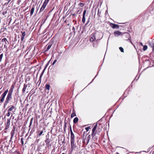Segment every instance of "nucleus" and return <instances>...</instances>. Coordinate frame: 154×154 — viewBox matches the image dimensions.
I'll use <instances>...</instances> for the list:
<instances>
[{
	"mask_svg": "<svg viewBox=\"0 0 154 154\" xmlns=\"http://www.w3.org/2000/svg\"><path fill=\"white\" fill-rule=\"evenodd\" d=\"M12 92H9L8 93V94L7 97L6 98V99L5 101V102L7 103H8L9 101V100L11 99V96L12 94Z\"/></svg>",
	"mask_w": 154,
	"mask_h": 154,
	"instance_id": "obj_1",
	"label": "nucleus"
},
{
	"mask_svg": "<svg viewBox=\"0 0 154 154\" xmlns=\"http://www.w3.org/2000/svg\"><path fill=\"white\" fill-rule=\"evenodd\" d=\"M97 128V124L96 125L94 126V128L92 130V133L91 136L92 137H94L96 134V129Z\"/></svg>",
	"mask_w": 154,
	"mask_h": 154,
	"instance_id": "obj_2",
	"label": "nucleus"
},
{
	"mask_svg": "<svg viewBox=\"0 0 154 154\" xmlns=\"http://www.w3.org/2000/svg\"><path fill=\"white\" fill-rule=\"evenodd\" d=\"M75 141H71V149L72 151L76 147L75 145L74 144Z\"/></svg>",
	"mask_w": 154,
	"mask_h": 154,
	"instance_id": "obj_3",
	"label": "nucleus"
},
{
	"mask_svg": "<svg viewBox=\"0 0 154 154\" xmlns=\"http://www.w3.org/2000/svg\"><path fill=\"white\" fill-rule=\"evenodd\" d=\"M70 134H71V141H75L74 140V135L73 134L71 129H70Z\"/></svg>",
	"mask_w": 154,
	"mask_h": 154,
	"instance_id": "obj_4",
	"label": "nucleus"
},
{
	"mask_svg": "<svg viewBox=\"0 0 154 154\" xmlns=\"http://www.w3.org/2000/svg\"><path fill=\"white\" fill-rule=\"evenodd\" d=\"M110 26L113 29H119V26L118 25L115 24L111 23Z\"/></svg>",
	"mask_w": 154,
	"mask_h": 154,
	"instance_id": "obj_5",
	"label": "nucleus"
},
{
	"mask_svg": "<svg viewBox=\"0 0 154 154\" xmlns=\"http://www.w3.org/2000/svg\"><path fill=\"white\" fill-rule=\"evenodd\" d=\"M95 39V35L94 34H92L91 35L90 39L91 42H92Z\"/></svg>",
	"mask_w": 154,
	"mask_h": 154,
	"instance_id": "obj_6",
	"label": "nucleus"
},
{
	"mask_svg": "<svg viewBox=\"0 0 154 154\" xmlns=\"http://www.w3.org/2000/svg\"><path fill=\"white\" fill-rule=\"evenodd\" d=\"M15 130V127H14L13 128L11 132V139L13 137L14 135Z\"/></svg>",
	"mask_w": 154,
	"mask_h": 154,
	"instance_id": "obj_7",
	"label": "nucleus"
},
{
	"mask_svg": "<svg viewBox=\"0 0 154 154\" xmlns=\"http://www.w3.org/2000/svg\"><path fill=\"white\" fill-rule=\"evenodd\" d=\"M88 14V13H86V10H85L83 12V17L82 19H85V16H86Z\"/></svg>",
	"mask_w": 154,
	"mask_h": 154,
	"instance_id": "obj_8",
	"label": "nucleus"
},
{
	"mask_svg": "<svg viewBox=\"0 0 154 154\" xmlns=\"http://www.w3.org/2000/svg\"><path fill=\"white\" fill-rule=\"evenodd\" d=\"M122 33L119 31H116L114 32V35L116 36L122 35Z\"/></svg>",
	"mask_w": 154,
	"mask_h": 154,
	"instance_id": "obj_9",
	"label": "nucleus"
},
{
	"mask_svg": "<svg viewBox=\"0 0 154 154\" xmlns=\"http://www.w3.org/2000/svg\"><path fill=\"white\" fill-rule=\"evenodd\" d=\"M21 33L22 34L21 38V41H23L24 39V37L26 35V32H21Z\"/></svg>",
	"mask_w": 154,
	"mask_h": 154,
	"instance_id": "obj_10",
	"label": "nucleus"
},
{
	"mask_svg": "<svg viewBox=\"0 0 154 154\" xmlns=\"http://www.w3.org/2000/svg\"><path fill=\"white\" fill-rule=\"evenodd\" d=\"M35 10V6L33 5L30 11V15L32 16Z\"/></svg>",
	"mask_w": 154,
	"mask_h": 154,
	"instance_id": "obj_11",
	"label": "nucleus"
},
{
	"mask_svg": "<svg viewBox=\"0 0 154 154\" xmlns=\"http://www.w3.org/2000/svg\"><path fill=\"white\" fill-rule=\"evenodd\" d=\"M27 87V85L25 84L24 85L23 88L22 89V91L23 92H25Z\"/></svg>",
	"mask_w": 154,
	"mask_h": 154,
	"instance_id": "obj_12",
	"label": "nucleus"
},
{
	"mask_svg": "<svg viewBox=\"0 0 154 154\" xmlns=\"http://www.w3.org/2000/svg\"><path fill=\"white\" fill-rule=\"evenodd\" d=\"M46 7V6L42 5V6L39 12H43L44 10Z\"/></svg>",
	"mask_w": 154,
	"mask_h": 154,
	"instance_id": "obj_13",
	"label": "nucleus"
},
{
	"mask_svg": "<svg viewBox=\"0 0 154 154\" xmlns=\"http://www.w3.org/2000/svg\"><path fill=\"white\" fill-rule=\"evenodd\" d=\"M49 1V0H45L43 3V5L46 6L47 5Z\"/></svg>",
	"mask_w": 154,
	"mask_h": 154,
	"instance_id": "obj_14",
	"label": "nucleus"
},
{
	"mask_svg": "<svg viewBox=\"0 0 154 154\" xmlns=\"http://www.w3.org/2000/svg\"><path fill=\"white\" fill-rule=\"evenodd\" d=\"M149 46L152 48V50L154 51V43H149Z\"/></svg>",
	"mask_w": 154,
	"mask_h": 154,
	"instance_id": "obj_15",
	"label": "nucleus"
},
{
	"mask_svg": "<svg viewBox=\"0 0 154 154\" xmlns=\"http://www.w3.org/2000/svg\"><path fill=\"white\" fill-rule=\"evenodd\" d=\"M2 42H5V44H7V42H8L7 40L5 38H3L2 40Z\"/></svg>",
	"mask_w": 154,
	"mask_h": 154,
	"instance_id": "obj_16",
	"label": "nucleus"
},
{
	"mask_svg": "<svg viewBox=\"0 0 154 154\" xmlns=\"http://www.w3.org/2000/svg\"><path fill=\"white\" fill-rule=\"evenodd\" d=\"M78 121V119L77 117H75L74 118L73 120V122L74 123H76Z\"/></svg>",
	"mask_w": 154,
	"mask_h": 154,
	"instance_id": "obj_17",
	"label": "nucleus"
},
{
	"mask_svg": "<svg viewBox=\"0 0 154 154\" xmlns=\"http://www.w3.org/2000/svg\"><path fill=\"white\" fill-rule=\"evenodd\" d=\"M78 5L80 7H83L84 5V4L80 2L78 4Z\"/></svg>",
	"mask_w": 154,
	"mask_h": 154,
	"instance_id": "obj_18",
	"label": "nucleus"
},
{
	"mask_svg": "<svg viewBox=\"0 0 154 154\" xmlns=\"http://www.w3.org/2000/svg\"><path fill=\"white\" fill-rule=\"evenodd\" d=\"M50 85L49 84H46L45 85V88L48 90L50 89Z\"/></svg>",
	"mask_w": 154,
	"mask_h": 154,
	"instance_id": "obj_19",
	"label": "nucleus"
},
{
	"mask_svg": "<svg viewBox=\"0 0 154 154\" xmlns=\"http://www.w3.org/2000/svg\"><path fill=\"white\" fill-rule=\"evenodd\" d=\"M8 92V90H7L6 91H5L4 92V93H3V94L2 95L5 96H5L6 95V94H7Z\"/></svg>",
	"mask_w": 154,
	"mask_h": 154,
	"instance_id": "obj_20",
	"label": "nucleus"
},
{
	"mask_svg": "<svg viewBox=\"0 0 154 154\" xmlns=\"http://www.w3.org/2000/svg\"><path fill=\"white\" fill-rule=\"evenodd\" d=\"M5 97V96H3L2 95L1 96V99L0 100L1 102H3V101H4Z\"/></svg>",
	"mask_w": 154,
	"mask_h": 154,
	"instance_id": "obj_21",
	"label": "nucleus"
},
{
	"mask_svg": "<svg viewBox=\"0 0 154 154\" xmlns=\"http://www.w3.org/2000/svg\"><path fill=\"white\" fill-rule=\"evenodd\" d=\"M147 49V46L146 45H144L143 46V50L144 51H145Z\"/></svg>",
	"mask_w": 154,
	"mask_h": 154,
	"instance_id": "obj_22",
	"label": "nucleus"
},
{
	"mask_svg": "<svg viewBox=\"0 0 154 154\" xmlns=\"http://www.w3.org/2000/svg\"><path fill=\"white\" fill-rule=\"evenodd\" d=\"M14 108V106H12L11 107L9 108L8 110V111H12V109H13Z\"/></svg>",
	"mask_w": 154,
	"mask_h": 154,
	"instance_id": "obj_23",
	"label": "nucleus"
},
{
	"mask_svg": "<svg viewBox=\"0 0 154 154\" xmlns=\"http://www.w3.org/2000/svg\"><path fill=\"white\" fill-rule=\"evenodd\" d=\"M3 54H2L0 55V63L2 60V58L3 57Z\"/></svg>",
	"mask_w": 154,
	"mask_h": 154,
	"instance_id": "obj_24",
	"label": "nucleus"
},
{
	"mask_svg": "<svg viewBox=\"0 0 154 154\" xmlns=\"http://www.w3.org/2000/svg\"><path fill=\"white\" fill-rule=\"evenodd\" d=\"M76 116V114L75 113H73L71 115V118H73V117Z\"/></svg>",
	"mask_w": 154,
	"mask_h": 154,
	"instance_id": "obj_25",
	"label": "nucleus"
},
{
	"mask_svg": "<svg viewBox=\"0 0 154 154\" xmlns=\"http://www.w3.org/2000/svg\"><path fill=\"white\" fill-rule=\"evenodd\" d=\"M120 50L122 52H124L123 49L122 47H119V48Z\"/></svg>",
	"mask_w": 154,
	"mask_h": 154,
	"instance_id": "obj_26",
	"label": "nucleus"
},
{
	"mask_svg": "<svg viewBox=\"0 0 154 154\" xmlns=\"http://www.w3.org/2000/svg\"><path fill=\"white\" fill-rule=\"evenodd\" d=\"M11 114V113L10 111H8V113L6 114L7 116L9 117L10 116Z\"/></svg>",
	"mask_w": 154,
	"mask_h": 154,
	"instance_id": "obj_27",
	"label": "nucleus"
},
{
	"mask_svg": "<svg viewBox=\"0 0 154 154\" xmlns=\"http://www.w3.org/2000/svg\"><path fill=\"white\" fill-rule=\"evenodd\" d=\"M43 133V131H41L40 132V133L39 134V136H40Z\"/></svg>",
	"mask_w": 154,
	"mask_h": 154,
	"instance_id": "obj_28",
	"label": "nucleus"
},
{
	"mask_svg": "<svg viewBox=\"0 0 154 154\" xmlns=\"http://www.w3.org/2000/svg\"><path fill=\"white\" fill-rule=\"evenodd\" d=\"M90 128L89 127H88L85 128V129L87 131H88L89 129Z\"/></svg>",
	"mask_w": 154,
	"mask_h": 154,
	"instance_id": "obj_29",
	"label": "nucleus"
},
{
	"mask_svg": "<svg viewBox=\"0 0 154 154\" xmlns=\"http://www.w3.org/2000/svg\"><path fill=\"white\" fill-rule=\"evenodd\" d=\"M51 47V45H49L47 48V50H49L50 49Z\"/></svg>",
	"mask_w": 154,
	"mask_h": 154,
	"instance_id": "obj_30",
	"label": "nucleus"
},
{
	"mask_svg": "<svg viewBox=\"0 0 154 154\" xmlns=\"http://www.w3.org/2000/svg\"><path fill=\"white\" fill-rule=\"evenodd\" d=\"M56 62H57V60H55L54 61V62L52 63V65H54Z\"/></svg>",
	"mask_w": 154,
	"mask_h": 154,
	"instance_id": "obj_31",
	"label": "nucleus"
},
{
	"mask_svg": "<svg viewBox=\"0 0 154 154\" xmlns=\"http://www.w3.org/2000/svg\"><path fill=\"white\" fill-rule=\"evenodd\" d=\"M21 0H18V5L20 4V3L21 2Z\"/></svg>",
	"mask_w": 154,
	"mask_h": 154,
	"instance_id": "obj_32",
	"label": "nucleus"
},
{
	"mask_svg": "<svg viewBox=\"0 0 154 154\" xmlns=\"http://www.w3.org/2000/svg\"><path fill=\"white\" fill-rule=\"evenodd\" d=\"M21 140L22 143V144H23V138H21Z\"/></svg>",
	"mask_w": 154,
	"mask_h": 154,
	"instance_id": "obj_33",
	"label": "nucleus"
},
{
	"mask_svg": "<svg viewBox=\"0 0 154 154\" xmlns=\"http://www.w3.org/2000/svg\"><path fill=\"white\" fill-rule=\"evenodd\" d=\"M32 119H33L32 118V119L31 120L30 122V125H29V126H31L32 124Z\"/></svg>",
	"mask_w": 154,
	"mask_h": 154,
	"instance_id": "obj_34",
	"label": "nucleus"
},
{
	"mask_svg": "<svg viewBox=\"0 0 154 154\" xmlns=\"http://www.w3.org/2000/svg\"><path fill=\"white\" fill-rule=\"evenodd\" d=\"M7 13V11H5V12H3V15H5V14Z\"/></svg>",
	"mask_w": 154,
	"mask_h": 154,
	"instance_id": "obj_35",
	"label": "nucleus"
},
{
	"mask_svg": "<svg viewBox=\"0 0 154 154\" xmlns=\"http://www.w3.org/2000/svg\"><path fill=\"white\" fill-rule=\"evenodd\" d=\"M85 20H82V22L84 23L85 22Z\"/></svg>",
	"mask_w": 154,
	"mask_h": 154,
	"instance_id": "obj_36",
	"label": "nucleus"
},
{
	"mask_svg": "<svg viewBox=\"0 0 154 154\" xmlns=\"http://www.w3.org/2000/svg\"><path fill=\"white\" fill-rule=\"evenodd\" d=\"M7 124L8 125H10V121H8V122H7Z\"/></svg>",
	"mask_w": 154,
	"mask_h": 154,
	"instance_id": "obj_37",
	"label": "nucleus"
},
{
	"mask_svg": "<svg viewBox=\"0 0 154 154\" xmlns=\"http://www.w3.org/2000/svg\"><path fill=\"white\" fill-rule=\"evenodd\" d=\"M140 45H141V46H144V45H143V43H142V42H140Z\"/></svg>",
	"mask_w": 154,
	"mask_h": 154,
	"instance_id": "obj_38",
	"label": "nucleus"
},
{
	"mask_svg": "<svg viewBox=\"0 0 154 154\" xmlns=\"http://www.w3.org/2000/svg\"><path fill=\"white\" fill-rule=\"evenodd\" d=\"M128 40H130V41H131V38H128Z\"/></svg>",
	"mask_w": 154,
	"mask_h": 154,
	"instance_id": "obj_39",
	"label": "nucleus"
},
{
	"mask_svg": "<svg viewBox=\"0 0 154 154\" xmlns=\"http://www.w3.org/2000/svg\"><path fill=\"white\" fill-rule=\"evenodd\" d=\"M130 42H131V44H132V42H131V41H130Z\"/></svg>",
	"mask_w": 154,
	"mask_h": 154,
	"instance_id": "obj_40",
	"label": "nucleus"
},
{
	"mask_svg": "<svg viewBox=\"0 0 154 154\" xmlns=\"http://www.w3.org/2000/svg\"><path fill=\"white\" fill-rule=\"evenodd\" d=\"M116 154H119L118 152H116Z\"/></svg>",
	"mask_w": 154,
	"mask_h": 154,
	"instance_id": "obj_41",
	"label": "nucleus"
},
{
	"mask_svg": "<svg viewBox=\"0 0 154 154\" xmlns=\"http://www.w3.org/2000/svg\"><path fill=\"white\" fill-rule=\"evenodd\" d=\"M89 140H88V143H88V142H89Z\"/></svg>",
	"mask_w": 154,
	"mask_h": 154,
	"instance_id": "obj_42",
	"label": "nucleus"
},
{
	"mask_svg": "<svg viewBox=\"0 0 154 154\" xmlns=\"http://www.w3.org/2000/svg\"><path fill=\"white\" fill-rule=\"evenodd\" d=\"M66 20H65V21L64 22H66Z\"/></svg>",
	"mask_w": 154,
	"mask_h": 154,
	"instance_id": "obj_43",
	"label": "nucleus"
},
{
	"mask_svg": "<svg viewBox=\"0 0 154 154\" xmlns=\"http://www.w3.org/2000/svg\"><path fill=\"white\" fill-rule=\"evenodd\" d=\"M62 154H65L64 153H63Z\"/></svg>",
	"mask_w": 154,
	"mask_h": 154,
	"instance_id": "obj_44",
	"label": "nucleus"
},
{
	"mask_svg": "<svg viewBox=\"0 0 154 154\" xmlns=\"http://www.w3.org/2000/svg\"><path fill=\"white\" fill-rule=\"evenodd\" d=\"M73 15H75V14H73Z\"/></svg>",
	"mask_w": 154,
	"mask_h": 154,
	"instance_id": "obj_45",
	"label": "nucleus"
}]
</instances>
